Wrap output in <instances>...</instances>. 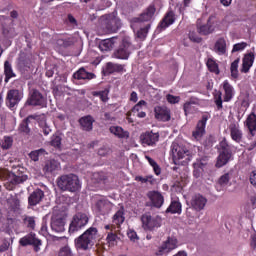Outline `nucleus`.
<instances>
[{"instance_id":"obj_39","label":"nucleus","mask_w":256,"mask_h":256,"mask_svg":"<svg viewBox=\"0 0 256 256\" xmlns=\"http://www.w3.org/2000/svg\"><path fill=\"white\" fill-rule=\"evenodd\" d=\"M124 222H125V216H124L123 210H118L113 216V223L119 226Z\"/></svg>"},{"instance_id":"obj_24","label":"nucleus","mask_w":256,"mask_h":256,"mask_svg":"<svg viewBox=\"0 0 256 256\" xmlns=\"http://www.w3.org/2000/svg\"><path fill=\"white\" fill-rule=\"evenodd\" d=\"M96 207L101 215H106L113 208V203L109 202V200L102 199L96 203Z\"/></svg>"},{"instance_id":"obj_42","label":"nucleus","mask_w":256,"mask_h":256,"mask_svg":"<svg viewBox=\"0 0 256 256\" xmlns=\"http://www.w3.org/2000/svg\"><path fill=\"white\" fill-rule=\"evenodd\" d=\"M39 127L42 129V132L44 133V135H49V133H51V126L49 125L47 120L45 119L40 120Z\"/></svg>"},{"instance_id":"obj_3","label":"nucleus","mask_w":256,"mask_h":256,"mask_svg":"<svg viewBox=\"0 0 256 256\" xmlns=\"http://www.w3.org/2000/svg\"><path fill=\"white\" fill-rule=\"evenodd\" d=\"M87 223H89V216H87L86 213H76L70 223L69 233H77V231H81V229H83Z\"/></svg>"},{"instance_id":"obj_46","label":"nucleus","mask_w":256,"mask_h":256,"mask_svg":"<svg viewBox=\"0 0 256 256\" xmlns=\"http://www.w3.org/2000/svg\"><path fill=\"white\" fill-rule=\"evenodd\" d=\"M206 65H207L209 71H211L212 73L219 74V67L217 66V63L214 62L213 59L209 58Z\"/></svg>"},{"instance_id":"obj_54","label":"nucleus","mask_w":256,"mask_h":256,"mask_svg":"<svg viewBox=\"0 0 256 256\" xmlns=\"http://www.w3.org/2000/svg\"><path fill=\"white\" fill-rule=\"evenodd\" d=\"M220 152H231V148L225 138L220 142Z\"/></svg>"},{"instance_id":"obj_12","label":"nucleus","mask_w":256,"mask_h":256,"mask_svg":"<svg viewBox=\"0 0 256 256\" xmlns=\"http://www.w3.org/2000/svg\"><path fill=\"white\" fill-rule=\"evenodd\" d=\"M23 99V93L19 92V90H9L6 97V105L10 109H13L16 105H19V101Z\"/></svg>"},{"instance_id":"obj_22","label":"nucleus","mask_w":256,"mask_h":256,"mask_svg":"<svg viewBox=\"0 0 256 256\" xmlns=\"http://www.w3.org/2000/svg\"><path fill=\"white\" fill-rule=\"evenodd\" d=\"M93 123H95V118L91 115H87L79 119L82 131H93Z\"/></svg>"},{"instance_id":"obj_47","label":"nucleus","mask_w":256,"mask_h":256,"mask_svg":"<svg viewBox=\"0 0 256 256\" xmlns=\"http://www.w3.org/2000/svg\"><path fill=\"white\" fill-rule=\"evenodd\" d=\"M58 255L59 256H74L73 250H71V247H69V245L61 247Z\"/></svg>"},{"instance_id":"obj_6","label":"nucleus","mask_w":256,"mask_h":256,"mask_svg":"<svg viewBox=\"0 0 256 256\" xmlns=\"http://www.w3.org/2000/svg\"><path fill=\"white\" fill-rule=\"evenodd\" d=\"M131 51H133V45L129 38L125 37L122 39V43L113 55L116 59H129Z\"/></svg>"},{"instance_id":"obj_40","label":"nucleus","mask_w":256,"mask_h":256,"mask_svg":"<svg viewBox=\"0 0 256 256\" xmlns=\"http://www.w3.org/2000/svg\"><path fill=\"white\" fill-rule=\"evenodd\" d=\"M166 213H181V203L178 201L171 202L167 208Z\"/></svg>"},{"instance_id":"obj_35","label":"nucleus","mask_w":256,"mask_h":256,"mask_svg":"<svg viewBox=\"0 0 256 256\" xmlns=\"http://www.w3.org/2000/svg\"><path fill=\"white\" fill-rule=\"evenodd\" d=\"M197 104H198L197 100H190L184 104L183 109L186 117L187 115H190L191 113H195V111H197L195 106H193Z\"/></svg>"},{"instance_id":"obj_11","label":"nucleus","mask_w":256,"mask_h":256,"mask_svg":"<svg viewBox=\"0 0 256 256\" xmlns=\"http://www.w3.org/2000/svg\"><path fill=\"white\" fill-rule=\"evenodd\" d=\"M147 197L150 200L151 207H155L156 209H161L163 207V203H165V197L163 194L157 190H151L147 192Z\"/></svg>"},{"instance_id":"obj_25","label":"nucleus","mask_w":256,"mask_h":256,"mask_svg":"<svg viewBox=\"0 0 256 256\" xmlns=\"http://www.w3.org/2000/svg\"><path fill=\"white\" fill-rule=\"evenodd\" d=\"M61 169V164L56 160H48L43 166V172L46 174L53 173L54 171H59Z\"/></svg>"},{"instance_id":"obj_33","label":"nucleus","mask_w":256,"mask_h":256,"mask_svg":"<svg viewBox=\"0 0 256 256\" xmlns=\"http://www.w3.org/2000/svg\"><path fill=\"white\" fill-rule=\"evenodd\" d=\"M245 124H246V126L248 127V129H249L251 135H254V134H253V131H256V115H255V113H251V114L247 117V119H246V121H245Z\"/></svg>"},{"instance_id":"obj_16","label":"nucleus","mask_w":256,"mask_h":256,"mask_svg":"<svg viewBox=\"0 0 256 256\" xmlns=\"http://www.w3.org/2000/svg\"><path fill=\"white\" fill-rule=\"evenodd\" d=\"M140 141L144 147L153 146L157 141H159V133L146 132L140 136Z\"/></svg>"},{"instance_id":"obj_51","label":"nucleus","mask_w":256,"mask_h":256,"mask_svg":"<svg viewBox=\"0 0 256 256\" xmlns=\"http://www.w3.org/2000/svg\"><path fill=\"white\" fill-rule=\"evenodd\" d=\"M94 179L97 180L98 183H106L107 175L103 172H98L93 175Z\"/></svg>"},{"instance_id":"obj_36","label":"nucleus","mask_w":256,"mask_h":256,"mask_svg":"<svg viewBox=\"0 0 256 256\" xmlns=\"http://www.w3.org/2000/svg\"><path fill=\"white\" fill-rule=\"evenodd\" d=\"M223 87L225 91L224 101H231L233 99V86L229 82H224Z\"/></svg>"},{"instance_id":"obj_38","label":"nucleus","mask_w":256,"mask_h":256,"mask_svg":"<svg viewBox=\"0 0 256 256\" xmlns=\"http://www.w3.org/2000/svg\"><path fill=\"white\" fill-rule=\"evenodd\" d=\"M47 155V151L41 148L35 151L30 152L29 157L32 161H39V157Z\"/></svg>"},{"instance_id":"obj_41","label":"nucleus","mask_w":256,"mask_h":256,"mask_svg":"<svg viewBox=\"0 0 256 256\" xmlns=\"http://www.w3.org/2000/svg\"><path fill=\"white\" fill-rule=\"evenodd\" d=\"M0 146L4 150L11 149V147H13V138L9 136H5L0 142Z\"/></svg>"},{"instance_id":"obj_1","label":"nucleus","mask_w":256,"mask_h":256,"mask_svg":"<svg viewBox=\"0 0 256 256\" xmlns=\"http://www.w3.org/2000/svg\"><path fill=\"white\" fill-rule=\"evenodd\" d=\"M98 230L95 227L88 228L82 235L75 239V247L79 251H87L95 245Z\"/></svg>"},{"instance_id":"obj_21","label":"nucleus","mask_w":256,"mask_h":256,"mask_svg":"<svg viewBox=\"0 0 256 256\" xmlns=\"http://www.w3.org/2000/svg\"><path fill=\"white\" fill-rule=\"evenodd\" d=\"M43 197H45V192L41 189H36L28 197V203L32 207H35V205H39V203L43 201Z\"/></svg>"},{"instance_id":"obj_32","label":"nucleus","mask_w":256,"mask_h":256,"mask_svg":"<svg viewBox=\"0 0 256 256\" xmlns=\"http://www.w3.org/2000/svg\"><path fill=\"white\" fill-rule=\"evenodd\" d=\"M74 79H95V74L89 73L85 70V68H80L77 72L73 75Z\"/></svg>"},{"instance_id":"obj_18","label":"nucleus","mask_w":256,"mask_h":256,"mask_svg":"<svg viewBox=\"0 0 256 256\" xmlns=\"http://www.w3.org/2000/svg\"><path fill=\"white\" fill-rule=\"evenodd\" d=\"M207 115H203L202 119L198 121L195 131L192 133L194 139L199 141L203 135H205V126L207 125Z\"/></svg>"},{"instance_id":"obj_19","label":"nucleus","mask_w":256,"mask_h":256,"mask_svg":"<svg viewBox=\"0 0 256 256\" xmlns=\"http://www.w3.org/2000/svg\"><path fill=\"white\" fill-rule=\"evenodd\" d=\"M155 6L150 5L145 12L140 14L137 18H134V23H145V21H151L153 15H155Z\"/></svg>"},{"instance_id":"obj_52","label":"nucleus","mask_w":256,"mask_h":256,"mask_svg":"<svg viewBox=\"0 0 256 256\" xmlns=\"http://www.w3.org/2000/svg\"><path fill=\"white\" fill-rule=\"evenodd\" d=\"M106 241L111 246L115 245L117 243V234L113 232L108 233Z\"/></svg>"},{"instance_id":"obj_63","label":"nucleus","mask_w":256,"mask_h":256,"mask_svg":"<svg viewBox=\"0 0 256 256\" xmlns=\"http://www.w3.org/2000/svg\"><path fill=\"white\" fill-rule=\"evenodd\" d=\"M97 95H98V97H100L101 101L105 102V101H107V99H109L107 97V92H105V91L98 92Z\"/></svg>"},{"instance_id":"obj_13","label":"nucleus","mask_w":256,"mask_h":256,"mask_svg":"<svg viewBox=\"0 0 256 256\" xmlns=\"http://www.w3.org/2000/svg\"><path fill=\"white\" fill-rule=\"evenodd\" d=\"M172 157L173 159H185L189 157V150L185 146L180 145L177 142H174L171 146Z\"/></svg>"},{"instance_id":"obj_14","label":"nucleus","mask_w":256,"mask_h":256,"mask_svg":"<svg viewBox=\"0 0 256 256\" xmlns=\"http://www.w3.org/2000/svg\"><path fill=\"white\" fill-rule=\"evenodd\" d=\"M155 119L158 121H171V110L165 106H156L154 108Z\"/></svg>"},{"instance_id":"obj_44","label":"nucleus","mask_w":256,"mask_h":256,"mask_svg":"<svg viewBox=\"0 0 256 256\" xmlns=\"http://www.w3.org/2000/svg\"><path fill=\"white\" fill-rule=\"evenodd\" d=\"M229 181H231V174L226 173L219 178L218 183L221 187H227V185H229Z\"/></svg>"},{"instance_id":"obj_5","label":"nucleus","mask_w":256,"mask_h":256,"mask_svg":"<svg viewBox=\"0 0 256 256\" xmlns=\"http://www.w3.org/2000/svg\"><path fill=\"white\" fill-rule=\"evenodd\" d=\"M102 25H105L106 29L111 33H117L121 29V20L115 17L113 14H106L101 17Z\"/></svg>"},{"instance_id":"obj_61","label":"nucleus","mask_w":256,"mask_h":256,"mask_svg":"<svg viewBox=\"0 0 256 256\" xmlns=\"http://www.w3.org/2000/svg\"><path fill=\"white\" fill-rule=\"evenodd\" d=\"M98 155L100 157H105L106 155H109V148L102 147L98 150Z\"/></svg>"},{"instance_id":"obj_37","label":"nucleus","mask_w":256,"mask_h":256,"mask_svg":"<svg viewBox=\"0 0 256 256\" xmlns=\"http://www.w3.org/2000/svg\"><path fill=\"white\" fill-rule=\"evenodd\" d=\"M4 73L6 75L5 81H9L12 77H15V73L13 72V68L11 67V63L9 61H6L4 63Z\"/></svg>"},{"instance_id":"obj_60","label":"nucleus","mask_w":256,"mask_h":256,"mask_svg":"<svg viewBox=\"0 0 256 256\" xmlns=\"http://www.w3.org/2000/svg\"><path fill=\"white\" fill-rule=\"evenodd\" d=\"M193 175L196 179H199L203 175V168L194 167Z\"/></svg>"},{"instance_id":"obj_30","label":"nucleus","mask_w":256,"mask_h":256,"mask_svg":"<svg viewBox=\"0 0 256 256\" xmlns=\"http://www.w3.org/2000/svg\"><path fill=\"white\" fill-rule=\"evenodd\" d=\"M214 51L218 55H225L227 53V42L223 38H219L214 45Z\"/></svg>"},{"instance_id":"obj_2","label":"nucleus","mask_w":256,"mask_h":256,"mask_svg":"<svg viewBox=\"0 0 256 256\" xmlns=\"http://www.w3.org/2000/svg\"><path fill=\"white\" fill-rule=\"evenodd\" d=\"M57 185L61 191H69L70 193H76L81 189V181L79 176L75 174H66L58 178Z\"/></svg>"},{"instance_id":"obj_20","label":"nucleus","mask_w":256,"mask_h":256,"mask_svg":"<svg viewBox=\"0 0 256 256\" xmlns=\"http://www.w3.org/2000/svg\"><path fill=\"white\" fill-rule=\"evenodd\" d=\"M51 229L55 231V233H63V231H65V218L60 216L52 217Z\"/></svg>"},{"instance_id":"obj_53","label":"nucleus","mask_w":256,"mask_h":256,"mask_svg":"<svg viewBox=\"0 0 256 256\" xmlns=\"http://www.w3.org/2000/svg\"><path fill=\"white\" fill-rule=\"evenodd\" d=\"M166 99H167L168 103H170L171 105H175V104L179 103V101H181V97L173 96L171 94H167Z\"/></svg>"},{"instance_id":"obj_28","label":"nucleus","mask_w":256,"mask_h":256,"mask_svg":"<svg viewBox=\"0 0 256 256\" xmlns=\"http://www.w3.org/2000/svg\"><path fill=\"white\" fill-rule=\"evenodd\" d=\"M31 119H37V115H30L20 123L18 128L20 133H24L25 135H29V133H31V129L29 128V122Z\"/></svg>"},{"instance_id":"obj_45","label":"nucleus","mask_w":256,"mask_h":256,"mask_svg":"<svg viewBox=\"0 0 256 256\" xmlns=\"http://www.w3.org/2000/svg\"><path fill=\"white\" fill-rule=\"evenodd\" d=\"M209 165V158L203 157L201 159H198L194 164L193 167H200V169H205Z\"/></svg>"},{"instance_id":"obj_29","label":"nucleus","mask_w":256,"mask_h":256,"mask_svg":"<svg viewBox=\"0 0 256 256\" xmlns=\"http://www.w3.org/2000/svg\"><path fill=\"white\" fill-rule=\"evenodd\" d=\"M109 131L119 139H129V132L123 130L120 126H112Z\"/></svg>"},{"instance_id":"obj_9","label":"nucleus","mask_w":256,"mask_h":256,"mask_svg":"<svg viewBox=\"0 0 256 256\" xmlns=\"http://www.w3.org/2000/svg\"><path fill=\"white\" fill-rule=\"evenodd\" d=\"M145 109H147V102L145 100H140L132 108V110L127 113L128 121L130 123H133V119H131V116L138 117L139 119H145V117H147V113L145 112Z\"/></svg>"},{"instance_id":"obj_26","label":"nucleus","mask_w":256,"mask_h":256,"mask_svg":"<svg viewBox=\"0 0 256 256\" xmlns=\"http://www.w3.org/2000/svg\"><path fill=\"white\" fill-rule=\"evenodd\" d=\"M231 157H233L232 152H220L217 158L216 167H224V165H227L229 163Z\"/></svg>"},{"instance_id":"obj_23","label":"nucleus","mask_w":256,"mask_h":256,"mask_svg":"<svg viewBox=\"0 0 256 256\" xmlns=\"http://www.w3.org/2000/svg\"><path fill=\"white\" fill-rule=\"evenodd\" d=\"M229 130L231 139H233V141H236V143H241V140L243 139V132L240 131L239 124H230Z\"/></svg>"},{"instance_id":"obj_64","label":"nucleus","mask_w":256,"mask_h":256,"mask_svg":"<svg viewBox=\"0 0 256 256\" xmlns=\"http://www.w3.org/2000/svg\"><path fill=\"white\" fill-rule=\"evenodd\" d=\"M250 245H251V247H256V233H253L252 235H251V242H250Z\"/></svg>"},{"instance_id":"obj_49","label":"nucleus","mask_w":256,"mask_h":256,"mask_svg":"<svg viewBox=\"0 0 256 256\" xmlns=\"http://www.w3.org/2000/svg\"><path fill=\"white\" fill-rule=\"evenodd\" d=\"M146 159L149 162V164L151 165V167H153L154 173H156L157 175H161V169L159 168V165H157V162H155V160H153L149 156H146Z\"/></svg>"},{"instance_id":"obj_17","label":"nucleus","mask_w":256,"mask_h":256,"mask_svg":"<svg viewBox=\"0 0 256 256\" xmlns=\"http://www.w3.org/2000/svg\"><path fill=\"white\" fill-rule=\"evenodd\" d=\"M191 207L195 211H203L205 209V205H207V198L203 195L196 194L191 199Z\"/></svg>"},{"instance_id":"obj_4","label":"nucleus","mask_w":256,"mask_h":256,"mask_svg":"<svg viewBox=\"0 0 256 256\" xmlns=\"http://www.w3.org/2000/svg\"><path fill=\"white\" fill-rule=\"evenodd\" d=\"M0 177L2 179H5L7 183H9L11 186V189H13V186L19 185L20 183H25L29 177L25 174L17 175L13 172H9L8 170H1L0 171Z\"/></svg>"},{"instance_id":"obj_8","label":"nucleus","mask_w":256,"mask_h":256,"mask_svg":"<svg viewBox=\"0 0 256 256\" xmlns=\"http://www.w3.org/2000/svg\"><path fill=\"white\" fill-rule=\"evenodd\" d=\"M26 105L32 107H47V97L39 92V90H32L26 101Z\"/></svg>"},{"instance_id":"obj_58","label":"nucleus","mask_w":256,"mask_h":256,"mask_svg":"<svg viewBox=\"0 0 256 256\" xmlns=\"http://www.w3.org/2000/svg\"><path fill=\"white\" fill-rule=\"evenodd\" d=\"M213 31H215V29L210 24L200 27V33H213Z\"/></svg>"},{"instance_id":"obj_50","label":"nucleus","mask_w":256,"mask_h":256,"mask_svg":"<svg viewBox=\"0 0 256 256\" xmlns=\"http://www.w3.org/2000/svg\"><path fill=\"white\" fill-rule=\"evenodd\" d=\"M61 141L62 139L60 138V136L53 135L50 143L52 147H55L56 149H61Z\"/></svg>"},{"instance_id":"obj_55","label":"nucleus","mask_w":256,"mask_h":256,"mask_svg":"<svg viewBox=\"0 0 256 256\" xmlns=\"http://www.w3.org/2000/svg\"><path fill=\"white\" fill-rule=\"evenodd\" d=\"M188 37L192 43H201V41H203V38H201L199 34L196 33H190L188 34Z\"/></svg>"},{"instance_id":"obj_57","label":"nucleus","mask_w":256,"mask_h":256,"mask_svg":"<svg viewBox=\"0 0 256 256\" xmlns=\"http://www.w3.org/2000/svg\"><path fill=\"white\" fill-rule=\"evenodd\" d=\"M245 47H247V43H245V42L235 44L233 46L232 53H237V51H243V49H245Z\"/></svg>"},{"instance_id":"obj_34","label":"nucleus","mask_w":256,"mask_h":256,"mask_svg":"<svg viewBox=\"0 0 256 256\" xmlns=\"http://www.w3.org/2000/svg\"><path fill=\"white\" fill-rule=\"evenodd\" d=\"M175 19H173V12H168L164 19L161 21L158 29H165L169 27V25H173Z\"/></svg>"},{"instance_id":"obj_62","label":"nucleus","mask_w":256,"mask_h":256,"mask_svg":"<svg viewBox=\"0 0 256 256\" xmlns=\"http://www.w3.org/2000/svg\"><path fill=\"white\" fill-rule=\"evenodd\" d=\"M10 243L7 241H4L2 245L0 246V253H3L9 249Z\"/></svg>"},{"instance_id":"obj_43","label":"nucleus","mask_w":256,"mask_h":256,"mask_svg":"<svg viewBox=\"0 0 256 256\" xmlns=\"http://www.w3.org/2000/svg\"><path fill=\"white\" fill-rule=\"evenodd\" d=\"M239 59H236L234 62H232L231 64V75L234 79H237V77H239Z\"/></svg>"},{"instance_id":"obj_56","label":"nucleus","mask_w":256,"mask_h":256,"mask_svg":"<svg viewBox=\"0 0 256 256\" xmlns=\"http://www.w3.org/2000/svg\"><path fill=\"white\" fill-rule=\"evenodd\" d=\"M215 104L217 106V109H223V99L221 98V92H218L215 95Z\"/></svg>"},{"instance_id":"obj_48","label":"nucleus","mask_w":256,"mask_h":256,"mask_svg":"<svg viewBox=\"0 0 256 256\" xmlns=\"http://www.w3.org/2000/svg\"><path fill=\"white\" fill-rule=\"evenodd\" d=\"M24 224L28 229H35V217L33 216H26L24 218Z\"/></svg>"},{"instance_id":"obj_59","label":"nucleus","mask_w":256,"mask_h":256,"mask_svg":"<svg viewBox=\"0 0 256 256\" xmlns=\"http://www.w3.org/2000/svg\"><path fill=\"white\" fill-rule=\"evenodd\" d=\"M117 64H114L112 62H108L106 65V72L108 73H114V71H117Z\"/></svg>"},{"instance_id":"obj_10","label":"nucleus","mask_w":256,"mask_h":256,"mask_svg":"<svg viewBox=\"0 0 256 256\" xmlns=\"http://www.w3.org/2000/svg\"><path fill=\"white\" fill-rule=\"evenodd\" d=\"M19 244L22 247H27V245H33L34 246V251H36V253L41 251V240H39V238H37V236L33 232H31L28 235L22 237L19 240Z\"/></svg>"},{"instance_id":"obj_15","label":"nucleus","mask_w":256,"mask_h":256,"mask_svg":"<svg viewBox=\"0 0 256 256\" xmlns=\"http://www.w3.org/2000/svg\"><path fill=\"white\" fill-rule=\"evenodd\" d=\"M173 249H177V239L168 238L159 248L157 255H165L166 253H171Z\"/></svg>"},{"instance_id":"obj_7","label":"nucleus","mask_w":256,"mask_h":256,"mask_svg":"<svg viewBox=\"0 0 256 256\" xmlns=\"http://www.w3.org/2000/svg\"><path fill=\"white\" fill-rule=\"evenodd\" d=\"M142 227L145 231H153L155 228L161 227L162 219L160 216H151L150 214H144L141 217Z\"/></svg>"},{"instance_id":"obj_31","label":"nucleus","mask_w":256,"mask_h":256,"mask_svg":"<svg viewBox=\"0 0 256 256\" xmlns=\"http://www.w3.org/2000/svg\"><path fill=\"white\" fill-rule=\"evenodd\" d=\"M254 59L255 58L251 54H248L244 57L241 68L242 73H249V70L251 69V67H253Z\"/></svg>"},{"instance_id":"obj_27","label":"nucleus","mask_w":256,"mask_h":256,"mask_svg":"<svg viewBox=\"0 0 256 256\" xmlns=\"http://www.w3.org/2000/svg\"><path fill=\"white\" fill-rule=\"evenodd\" d=\"M117 39V37H112L102 40L99 49H101V51H111L113 46L117 43Z\"/></svg>"}]
</instances>
